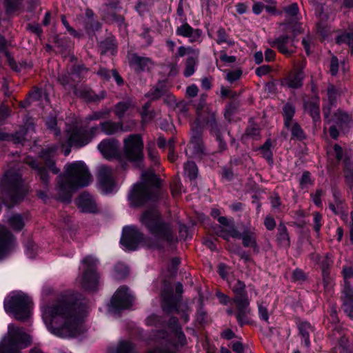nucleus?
Here are the masks:
<instances>
[{
    "label": "nucleus",
    "instance_id": "obj_1",
    "mask_svg": "<svg viewBox=\"0 0 353 353\" xmlns=\"http://www.w3.org/2000/svg\"><path fill=\"white\" fill-rule=\"evenodd\" d=\"M85 304L77 294L65 292L43 308V319L48 330L61 338H74L84 332L83 319Z\"/></svg>",
    "mask_w": 353,
    "mask_h": 353
},
{
    "label": "nucleus",
    "instance_id": "obj_2",
    "mask_svg": "<svg viewBox=\"0 0 353 353\" xmlns=\"http://www.w3.org/2000/svg\"><path fill=\"white\" fill-rule=\"evenodd\" d=\"M92 181V175L82 161H76L65 166V172L59 176L57 187L58 199L70 203L72 192L88 186Z\"/></svg>",
    "mask_w": 353,
    "mask_h": 353
},
{
    "label": "nucleus",
    "instance_id": "obj_3",
    "mask_svg": "<svg viewBox=\"0 0 353 353\" xmlns=\"http://www.w3.org/2000/svg\"><path fill=\"white\" fill-rule=\"evenodd\" d=\"M141 223L154 236L148 239L147 246L153 249H162L164 242L170 243L174 237L171 225L162 217L161 212L156 208L145 210L139 218Z\"/></svg>",
    "mask_w": 353,
    "mask_h": 353
},
{
    "label": "nucleus",
    "instance_id": "obj_4",
    "mask_svg": "<svg viewBox=\"0 0 353 353\" xmlns=\"http://www.w3.org/2000/svg\"><path fill=\"white\" fill-rule=\"evenodd\" d=\"M160 181L152 170L142 173L141 182L132 189L130 200L134 206L142 205L149 201H157L160 197Z\"/></svg>",
    "mask_w": 353,
    "mask_h": 353
},
{
    "label": "nucleus",
    "instance_id": "obj_5",
    "mask_svg": "<svg viewBox=\"0 0 353 353\" xmlns=\"http://www.w3.org/2000/svg\"><path fill=\"white\" fill-rule=\"evenodd\" d=\"M25 193L21 176L14 170H8L0 183V199L4 205L12 208L23 200Z\"/></svg>",
    "mask_w": 353,
    "mask_h": 353
},
{
    "label": "nucleus",
    "instance_id": "obj_6",
    "mask_svg": "<svg viewBox=\"0 0 353 353\" xmlns=\"http://www.w3.org/2000/svg\"><path fill=\"white\" fill-rule=\"evenodd\" d=\"M280 27L285 34L270 41L269 43L280 53L290 57L296 52V37L303 32L301 23L297 21L285 22L281 23Z\"/></svg>",
    "mask_w": 353,
    "mask_h": 353
},
{
    "label": "nucleus",
    "instance_id": "obj_7",
    "mask_svg": "<svg viewBox=\"0 0 353 353\" xmlns=\"http://www.w3.org/2000/svg\"><path fill=\"white\" fill-rule=\"evenodd\" d=\"M32 343V337L23 327L10 325L8 333L0 341V353H22L21 350Z\"/></svg>",
    "mask_w": 353,
    "mask_h": 353
},
{
    "label": "nucleus",
    "instance_id": "obj_8",
    "mask_svg": "<svg viewBox=\"0 0 353 353\" xmlns=\"http://www.w3.org/2000/svg\"><path fill=\"white\" fill-rule=\"evenodd\" d=\"M232 290L234 293L232 301L236 307V318L239 325L243 327L244 325L250 324L251 323L250 319L251 313L250 307V300L245 290V283L237 280L233 285Z\"/></svg>",
    "mask_w": 353,
    "mask_h": 353
},
{
    "label": "nucleus",
    "instance_id": "obj_9",
    "mask_svg": "<svg viewBox=\"0 0 353 353\" xmlns=\"http://www.w3.org/2000/svg\"><path fill=\"white\" fill-rule=\"evenodd\" d=\"M32 301L25 294L12 296L4 301V308L7 313L12 314L19 321L26 320L30 314Z\"/></svg>",
    "mask_w": 353,
    "mask_h": 353
},
{
    "label": "nucleus",
    "instance_id": "obj_10",
    "mask_svg": "<svg viewBox=\"0 0 353 353\" xmlns=\"http://www.w3.org/2000/svg\"><path fill=\"white\" fill-rule=\"evenodd\" d=\"M98 131V127H92L90 130L82 126H74L67 130V141L61 142V146L65 145L81 148L91 141Z\"/></svg>",
    "mask_w": 353,
    "mask_h": 353
},
{
    "label": "nucleus",
    "instance_id": "obj_11",
    "mask_svg": "<svg viewBox=\"0 0 353 353\" xmlns=\"http://www.w3.org/2000/svg\"><path fill=\"white\" fill-rule=\"evenodd\" d=\"M123 154L130 161L139 164L143 159V141L139 134H130L123 140Z\"/></svg>",
    "mask_w": 353,
    "mask_h": 353
},
{
    "label": "nucleus",
    "instance_id": "obj_12",
    "mask_svg": "<svg viewBox=\"0 0 353 353\" xmlns=\"http://www.w3.org/2000/svg\"><path fill=\"white\" fill-rule=\"evenodd\" d=\"M161 306L164 312L170 314L175 311L178 314H181V319L184 323L189 321L187 305L184 306L185 309L180 308L179 303L181 298L174 296L171 289H164L161 292Z\"/></svg>",
    "mask_w": 353,
    "mask_h": 353
},
{
    "label": "nucleus",
    "instance_id": "obj_13",
    "mask_svg": "<svg viewBox=\"0 0 353 353\" xmlns=\"http://www.w3.org/2000/svg\"><path fill=\"white\" fill-rule=\"evenodd\" d=\"M82 263L85 265L81 278L82 288L88 291L97 290L99 276L95 269L97 260L92 256H86Z\"/></svg>",
    "mask_w": 353,
    "mask_h": 353
},
{
    "label": "nucleus",
    "instance_id": "obj_14",
    "mask_svg": "<svg viewBox=\"0 0 353 353\" xmlns=\"http://www.w3.org/2000/svg\"><path fill=\"white\" fill-rule=\"evenodd\" d=\"M149 239H145L143 234L134 225L123 228L121 243L128 250H135L140 243L145 241L147 245Z\"/></svg>",
    "mask_w": 353,
    "mask_h": 353
},
{
    "label": "nucleus",
    "instance_id": "obj_15",
    "mask_svg": "<svg viewBox=\"0 0 353 353\" xmlns=\"http://www.w3.org/2000/svg\"><path fill=\"white\" fill-rule=\"evenodd\" d=\"M219 225L213 227V231L218 236L225 241L230 238L240 239L241 232L236 229L232 220H229L226 216L218 217Z\"/></svg>",
    "mask_w": 353,
    "mask_h": 353
},
{
    "label": "nucleus",
    "instance_id": "obj_16",
    "mask_svg": "<svg viewBox=\"0 0 353 353\" xmlns=\"http://www.w3.org/2000/svg\"><path fill=\"white\" fill-rule=\"evenodd\" d=\"M127 59L130 66L135 72H150L154 67V61L150 57L139 55L137 52L128 51Z\"/></svg>",
    "mask_w": 353,
    "mask_h": 353
},
{
    "label": "nucleus",
    "instance_id": "obj_17",
    "mask_svg": "<svg viewBox=\"0 0 353 353\" xmlns=\"http://www.w3.org/2000/svg\"><path fill=\"white\" fill-rule=\"evenodd\" d=\"M16 239L3 225L0 224V261L6 259L14 249Z\"/></svg>",
    "mask_w": 353,
    "mask_h": 353
},
{
    "label": "nucleus",
    "instance_id": "obj_18",
    "mask_svg": "<svg viewBox=\"0 0 353 353\" xmlns=\"http://www.w3.org/2000/svg\"><path fill=\"white\" fill-rule=\"evenodd\" d=\"M132 305V297L128 294V288L121 286L111 299L110 307L114 311L125 310Z\"/></svg>",
    "mask_w": 353,
    "mask_h": 353
},
{
    "label": "nucleus",
    "instance_id": "obj_19",
    "mask_svg": "<svg viewBox=\"0 0 353 353\" xmlns=\"http://www.w3.org/2000/svg\"><path fill=\"white\" fill-rule=\"evenodd\" d=\"M190 148L196 157L202 158L208 154L203 141V130L199 126V121H198L195 128H192Z\"/></svg>",
    "mask_w": 353,
    "mask_h": 353
},
{
    "label": "nucleus",
    "instance_id": "obj_20",
    "mask_svg": "<svg viewBox=\"0 0 353 353\" xmlns=\"http://www.w3.org/2000/svg\"><path fill=\"white\" fill-rule=\"evenodd\" d=\"M113 169L107 165L99 168L97 180L102 190L105 193L111 192L115 185L113 178Z\"/></svg>",
    "mask_w": 353,
    "mask_h": 353
},
{
    "label": "nucleus",
    "instance_id": "obj_21",
    "mask_svg": "<svg viewBox=\"0 0 353 353\" xmlns=\"http://www.w3.org/2000/svg\"><path fill=\"white\" fill-rule=\"evenodd\" d=\"M305 66V61L296 64V71L292 72L285 79L286 85L292 88L297 89L302 86L303 80L305 77L303 69Z\"/></svg>",
    "mask_w": 353,
    "mask_h": 353
},
{
    "label": "nucleus",
    "instance_id": "obj_22",
    "mask_svg": "<svg viewBox=\"0 0 353 353\" xmlns=\"http://www.w3.org/2000/svg\"><path fill=\"white\" fill-rule=\"evenodd\" d=\"M208 116L204 117L202 121L206 123L211 135L215 137L216 139H219L221 134V126L218 123L216 117V112L212 109H206Z\"/></svg>",
    "mask_w": 353,
    "mask_h": 353
},
{
    "label": "nucleus",
    "instance_id": "obj_23",
    "mask_svg": "<svg viewBox=\"0 0 353 353\" xmlns=\"http://www.w3.org/2000/svg\"><path fill=\"white\" fill-rule=\"evenodd\" d=\"M176 33L177 35L188 38L191 43L199 41L202 35L200 29H194L186 22L176 28Z\"/></svg>",
    "mask_w": 353,
    "mask_h": 353
},
{
    "label": "nucleus",
    "instance_id": "obj_24",
    "mask_svg": "<svg viewBox=\"0 0 353 353\" xmlns=\"http://www.w3.org/2000/svg\"><path fill=\"white\" fill-rule=\"evenodd\" d=\"M341 299L343 310L350 318L353 319V290L349 285L342 290Z\"/></svg>",
    "mask_w": 353,
    "mask_h": 353
},
{
    "label": "nucleus",
    "instance_id": "obj_25",
    "mask_svg": "<svg viewBox=\"0 0 353 353\" xmlns=\"http://www.w3.org/2000/svg\"><path fill=\"white\" fill-rule=\"evenodd\" d=\"M101 132L106 135H114L120 132H128L130 129L124 127L122 122L113 121L112 120L105 121L100 123Z\"/></svg>",
    "mask_w": 353,
    "mask_h": 353
},
{
    "label": "nucleus",
    "instance_id": "obj_26",
    "mask_svg": "<svg viewBox=\"0 0 353 353\" xmlns=\"http://www.w3.org/2000/svg\"><path fill=\"white\" fill-rule=\"evenodd\" d=\"M77 205L84 212H93L96 209L95 203L91 195L85 192L81 193L77 200Z\"/></svg>",
    "mask_w": 353,
    "mask_h": 353
},
{
    "label": "nucleus",
    "instance_id": "obj_27",
    "mask_svg": "<svg viewBox=\"0 0 353 353\" xmlns=\"http://www.w3.org/2000/svg\"><path fill=\"white\" fill-rule=\"evenodd\" d=\"M98 45L101 54H105L108 52L114 54L117 52V39L112 34H110L106 38L101 41Z\"/></svg>",
    "mask_w": 353,
    "mask_h": 353
},
{
    "label": "nucleus",
    "instance_id": "obj_28",
    "mask_svg": "<svg viewBox=\"0 0 353 353\" xmlns=\"http://www.w3.org/2000/svg\"><path fill=\"white\" fill-rule=\"evenodd\" d=\"M117 143L114 139H105L98 145V149L105 157L110 158L117 153Z\"/></svg>",
    "mask_w": 353,
    "mask_h": 353
},
{
    "label": "nucleus",
    "instance_id": "obj_29",
    "mask_svg": "<svg viewBox=\"0 0 353 353\" xmlns=\"http://www.w3.org/2000/svg\"><path fill=\"white\" fill-rule=\"evenodd\" d=\"M319 99L314 98L304 103L305 111L312 118L314 122L320 120Z\"/></svg>",
    "mask_w": 353,
    "mask_h": 353
},
{
    "label": "nucleus",
    "instance_id": "obj_30",
    "mask_svg": "<svg viewBox=\"0 0 353 353\" xmlns=\"http://www.w3.org/2000/svg\"><path fill=\"white\" fill-rule=\"evenodd\" d=\"M240 239L244 247L252 248L254 251H258L259 247L256 243V235L254 230L245 229L241 233Z\"/></svg>",
    "mask_w": 353,
    "mask_h": 353
},
{
    "label": "nucleus",
    "instance_id": "obj_31",
    "mask_svg": "<svg viewBox=\"0 0 353 353\" xmlns=\"http://www.w3.org/2000/svg\"><path fill=\"white\" fill-rule=\"evenodd\" d=\"M57 150V147H51L43 150L41 152V157L44 161L46 165L52 170L54 174H58L59 169L55 167L54 161L52 159V154Z\"/></svg>",
    "mask_w": 353,
    "mask_h": 353
},
{
    "label": "nucleus",
    "instance_id": "obj_32",
    "mask_svg": "<svg viewBox=\"0 0 353 353\" xmlns=\"http://www.w3.org/2000/svg\"><path fill=\"white\" fill-rule=\"evenodd\" d=\"M276 241L283 247L288 248L290 245V240L288 229L283 222H280L277 228Z\"/></svg>",
    "mask_w": 353,
    "mask_h": 353
},
{
    "label": "nucleus",
    "instance_id": "obj_33",
    "mask_svg": "<svg viewBox=\"0 0 353 353\" xmlns=\"http://www.w3.org/2000/svg\"><path fill=\"white\" fill-rule=\"evenodd\" d=\"M328 105L325 106L323 109V112L325 118H328L331 113V108L334 105L338 96V92L333 85H330L327 89Z\"/></svg>",
    "mask_w": 353,
    "mask_h": 353
},
{
    "label": "nucleus",
    "instance_id": "obj_34",
    "mask_svg": "<svg viewBox=\"0 0 353 353\" xmlns=\"http://www.w3.org/2000/svg\"><path fill=\"white\" fill-rule=\"evenodd\" d=\"M333 120L338 127L342 130L348 128L352 122L350 116L341 110L334 112Z\"/></svg>",
    "mask_w": 353,
    "mask_h": 353
},
{
    "label": "nucleus",
    "instance_id": "obj_35",
    "mask_svg": "<svg viewBox=\"0 0 353 353\" xmlns=\"http://www.w3.org/2000/svg\"><path fill=\"white\" fill-rule=\"evenodd\" d=\"M7 223L14 231L19 232L25 225V216L21 214H12L8 218Z\"/></svg>",
    "mask_w": 353,
    "mask_h": 353
},
{
    "label": "nucleus",
    "instance_id": "obj_36",
    "mask_svg": "<svg viewBox=\"0 0 353 353\" xmlns=\"http://www.w3.org/2000/svg\"><path fill=\"white\" fill-rule=\"evenodd\" d=\"M7 41L6 38L0 34V52H3L9 66L15 72L20 71V67L17 64L16 61L12 57L11 54L6 50Z\"/></svg>",
    "mask_w": 353,
    "mask_h": 353
},
{
    "label": "nucleus",
    "instance_id": "obj_37",
    "mask_svg": "<svg viewBox=\"0 0 353 353\" xmlns=\"http://www.w3.org/2000/svg\"><path fill=\"white\" fill-rule=\"evenodd\" d=\"M332 265V260L327 255L323 256L319 263L320 268L322 271V276L323 283L328 285L330 281L329 269Z\"/></svg>",
    "mask_w": 353,
    "mask_h": 353
},
{
    "label": "nucleus",
    "instance_id": "obj_38",
    "mask_svg": "<svg viewBox=\"0 0 353 353\" xmlns=\"http://www.w3.org/2000/svg\"><path fill=\"white\" fill-rule=\"evenodd\" d=\"M298 328L305 346L309 347L310 345V334L314 331L312 326L307 321H301L298 323Z\"/></svg>",
    "mask_w": 353,
    "mask_h": 353
},
{
    "label": "nucleus",
    "instance_id": "obj_39",
    "mask_svg": "<svg viewBox=\"0 0 353 353\" xmlns=\"http://www.w3.org/2000/svg\"><path fill=\"white\" fill-rule=\"evenodd\" d=\"M27 163L33 169L37 171V174L39 176L41 181L48 185L49 183L48 174L46 169L43 167L39 166L37 161L30 159L27 161Z\"/></svg>",
    "mask_w": 353,
    "mask_h": 353
},
{
    "label": "nucleus",
    "instance_id": "obj_40",
    "mask_svg": "<svg viewBox=\"0 0 353 353\" xmlns=\"http://www.w3.org/2000/svg\"><path fill=\"white\" fill-rule=\"evenodd\" d=\"M166 92L167 90L165 86L162 83H159L147 92L145 96L151 101H156L165 95Z\"/></svg>",
    "mask_w": 353,
    "mask_h": 353
},
{
    "label": "nucleus",
    "instance_id": "obj_41",
    "mask_svg": "<svg viewBox=\"0 0 353 353\" xmlns=\"http://www.w3.org/2000/svg\"><path fill=\"white\" fill-rule=\"evenodd\" d=\"M132 106L131 100L120 101L115 105L114 113L118 119H121L124 117L125 112Z\"/></svg>",
    "mask_w": 353,
    "mask_h": 353
},
{
    "label": "nucleus",
    "instance_id": "obj_42",
    "mask_svg": "<svg viewBox=\"0 0 353 353\" xmlns=\"http://www.w3.org/2000/svg\"><path fill=\"white\" fill-rule=\"evenodd\" d=\"M295 113V107L290 103H287L283 108V114L284 117V125L287 128H290V126L292 122V118Z\"/></svg>",
    "mask_w": 353,
    "mask_h": 353
},
{
    "label": "nucleus",
    "instance_id": "obj_43",
    "mask_svg": "<svg viewBox=\"0 0 353 353\" xmlns=\"http://www.w3.org/2000/svg\"><path fill=\"white\" fill-rule=\"evenodd\" d=\"M76 94L79 96L87 99L91 101H98L105 98V94L103 92L101 95H97L86 88H81L76 91Z\"/></svg>",
    "mask_w": 353,
    "mask_h": 353
},
{
    "label": "nucleus",
    "instance_id": "obj_44",
    "mask_svg": "<svg viewBox=\"0 0 353 353\" xmlns=\"http://www.w3.org/2000/svg\"><path fill=\"white\" fill-rule=\"evenodd\" d=\"M139 43L141 48H146L153 42V38L150 34V30L148 28H143V31L139 34Z\"/></svg>",
    "mask_w": 353,
    "mask_h": 353
},
{
    "label": "nucleus",
    "instance_id": "obj_45",
    "mask_svg": "<svg viewBox=\"0 0 353 353\" xmlns=\"http://www.w3.org/2000/svg\"><path fill=\"white\" fill-rule=\"evenodd\" d=\"M217 38L216 42L221 45L222 43H226L228 46H232L234 45V41L232 40L229 35L227 34L225 30L221 27L216 31Z\"/></svg>",
    "mask_w": 353,
    "mask_h": 353
},
{
    "label": "nucleus",
    "instance_id": "obj_46",
    "mask_svg": "<svg viewBox=\"0 0 353 353\" xmlns=\"http://www.w3.org/2000/svg\"><path fill=\"white\" fill-rule=\"evenodd\" d=\"M114 353H134L135 345L129 341H121L114 351Z\"/></svg>",
    "mask_w": 353,
    "mask_h": 353
},
{
    "label": "nucleus",
    "instance_id": "obj_47",
    "mask_svg": "<svg viewBox=\"0 0 353 353\" xmlns=\"http://www.w3.org/2000/svg\"><path fill=\"white\" fill-rule=\"evenodd\" d=\"M104 19L110 23H117L121 26L124 23L125 18L123 15L117 14L115 11L105 12Z\"/></svg>",
    "mask_w": 353,
    "mask_h": 353
},
{
    "label": "nucleus",
    "instance_id": "obj_48",
    "mask_svg": "<svg viewBox=\"0 0 353 353\" xmlns=\"http://www.w3.org/2000/svg\"><path fill=\"white\" fill-rule=\"evenodd\" d=\"M184 174L190 180H194L197 177L198 168L194 161H188L184 164Z\"/></svg>",
    "mask_w": 353,
    "mask_h": 353
},
{
    "label": "nucleus",
    "instance_id": "obj_49",
    "mask_svg": "<svg viewBox=\"0 0 353 353\" xmlns=\"http://www.w3.org/2000/svg\"><path fill=\"white\" fill-rule=\"evenodd\" d=\"M239 105V101L233 100L225 106L224 117L226 120L231 121L232 116L235 112H236Z\"/></svg>",
    "mask_w": 353,
    "mask_h": 353
},
{
    "label": "nucleus",
    "instance_id": "obj_50",
    "mask_svg": "<svg viewBox=\"0 0 353 353\" xmlns=\"http://www.w3.org/2000/svg\"><path fill=\"white\" fill-rule=\"evenodd\" d=\"M23 0H4L6 12L8 14L18 11L22 5Z\"/></svg>",
    "mask_w": 353,
    "mask_h": 353
},
{
    "label": "nucleus",
    "instance_id": "obj_51",
    "mask_svg": "<svg viewBox=\"0 0 353 353\" xmlns=\"http://www.w3.org/2000/svg\"><path fill=\"white\" fill-rule=\"evenodd\" d=\"M212 109L209 106H207L205 104V96L202 95L200 98L199 103L196 105V114L198 117V120H203L204 117L208 116V113L206 112V109Z\"/></svg>",
    "mask_w": 353,
    "mask_h": 353
},
{
    "label": "nucleus",
    "instance_id": "obj_52",
    "mask_svg": "<svg viewBox=\"0 0 353 353\" xmlns=\"http://www.w3.org/2000/svg\"><path fill=\"white\" fill-rule=\"evenodd\" d=\"M272 144L270 139H268L259 150L263 157L270 163H273V154L270 150Z\"/></svg>",
    "mask_w": 353,
    "mask_h": 353
},
{
    "label": "nucleus",
    "instance_id": "obj_53",
    "mask_svg": "<svg viewBox=\"0 0 353 353\" xmlns=\"http://www.w3.org/2000/svg\"><path fill=\"white\" fill-rule=\"evenodd\" d=\"M336 43L339 44L346 43L352 49L353 53V32H345L336 38Z\"/></svg>",
    "mask_w": 353,
    "mask_h": 353
},
{
    "label": "nucleus",
    "instance_id": "obj_54",
    "mask_svg": "<svg viewBox=\"0 0 353 353\" xmlns=\"http://www.w3.org/2000/svg\"><path fill=\"white\" fill-rule=\"evenodd\" d=\"M292 133V139L303 140L305 139V134L301 126L296 122L291 123L290 128Z\"/></svg>",
    "mask_w": 353,
    "mask_h": 353
},
{
    "label": "nucleus",
    "instance_id": "obj_55",
    "mask_svg": "<svg viewBox=\"0 0 353 353\" xmlns=\"http://www.w3.org/2000/svg\"><path fill=\"white\" fill-rule=\"evenodd\" d=\"M196 64V61L194 57H190L187 59L183 71V75L185 77H189L194 74Z\"/></svg>",
    "mask_w": 353,
    "mask_h": 353
},
{
    "label": "nucleus",
    "instance_id": "obj_56",
    "mask_svg": "<svg viewBox=\"0 0 353 353\" xmlns=\"http://www.w3.org/2000/svg\"><path fill=\"white\" fill-rule=\"evenodd\" d=\"M101 28V23L97 20H87L84 23V28L88 34L98 31Z\"/></svg>",
    "mask_w": 353,
    "mask_h": 353
},
{
    "label": "nucleus",
    "instance_id": "obj_57",
    "mask_svg": "<svg viewBox=\"0 0 353 353\" xmlns=\"http://www.w3.org/2000/svg\"><path fill=\"white\" fill-rule=\"evenodd\" d=\"M269 199L272 209L276 210L278 212H281V208H284V205L281 202V197L279 194L274 192L270 196Z\"/></svg>",
    "mask_w": 353,
    "mask_h": 353
},
{
    "label": "nucleus",
    "instance_id": "obj_58",
    "mask_svg": "<svg viewBox=\"0 0 353 353\" xmlns=\"http://www.w3.org/2000/svg\"><path fill=\"white\" fill-rule=\"evenodd\" d=\"M151 106V102H146L142 107V110L141 112V115L142 118V121L145 122L148 120L152 119L154 116V112L153 111H150L149 109Z\"/></svg>",
    "mask_w": 353,
    "mask_h": 353
},
{
    "label": "nucleus",
    "instance_id": "obj_59",
    "mask_svg": "<svg viewBox=\"0 0 353 353\" xmlns=\"http://www.w3.org/2000/svg\"><path fill=\"white\" fill-rule=\"evenodd\" d=\"M128 271L125 267L122 265H117L114 268V277L116 280H121L127 276Z\"/></svg>",
    "mask_w": 353,
    "mask_h": 353
},
{
    "label": "nucleus",
    "instance_id": "obj_60",
    "mask_svg": "<svg viewBox=\"0 0 353 353\" xmlns=\"http://www.w3.org/2000/svg\"><path fill=\"white\" fill-rule=\"evenodd\" d=\"M42 97V91L41 89L35 88L33 91L29 93L26 103L30 104L32 101L40 100Z\"/></svg>",
    "mask_w": 353,
    "mask_h": 353
},
{
    "label": "nucleus",
    "instance_id": "obj_61",
    "mask_svg": "<svg viewBox=\"0 0 353 353\" xmlns=\"http://www.w3.org/2000/svg\"><path fill=\"white\" fill-rule=\"evenodd\" d=\"M347 340L345 338H341L340 339V353H353V345H347Z\"/></svg>",
    "mask_w": 353,
    "mask_h": 353
},
{
    "label": "nucleus",
    "instance_id": "obj_62",
    "mask_svg": "<svg viewBox=\"0 0 353 353\" xmlns=\"http://www.w3.org/2000/svg\"><path fill=\"white\" fill-rule=\"evenodd\" d=\"M343 162L345 168V177L349 180L353 181V166H350L349 159L346 157L344 158Z\"/></svg>",
    "mask_w": 353,
    "mask_h": 353
},
{
    "label": "nucleus",
    "instance_id": "obj_63",
    "mask_svg": "<svg viewBox=\"0 0 353 353\" xmlns=\"http://www.w3.org/2000/svg\"><path fill=\"white\" fill-rule=\"evenodd\" d=\"M241 74H242V71L240 70L230 71L228 72V74L226 75V79L229 82L233 83L234 81L239 79L241 77Z\"/></svg>",
    "mask_w": 353,
    "mask_h": 353
},
{
    "label": "nucleus",
    "instance_id": "obj_64",
    "mask_svg": "<svg viewBox=\"0 0 353 353\" xmlns=\"http://www.w3.org/2000/svg\"><path fill=\"white\" fill-rule=\"evenodd\" d=\"M342 272L345 283V286L347 285L350 286L349 282H347V280L353 277V268L352 266H345L343 268Z\"/></svg>",
    "mask_w": 353,
    "mask_h": 353
}]
</instances>
